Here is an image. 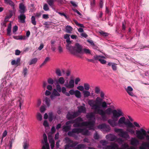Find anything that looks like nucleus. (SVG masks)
I'll return each mask as SVG.
<instances>
[{
	"mask_svg": "<svg viewBox=\"0 0 149 149\" xmlns=\"http://www.w3.org/2000/svg\"><path fill=\"white\" fill-rule=\"evenodd\" d=\"M126 118L124 117H121L118 120L117 124L120 127H123V125H125L126 126V131H123L122 129L115 128L114 131L116 133H119L118 135L123 138L128 139L130 138V136L127 132L130 133L131 134H135V131L133 129H136L135 126L129 120L127 122L125 121Z\"/></svg>",
	"mask_w": 149,
	"mask_h": 149,
	"instance_id": "obj_1",
	"label": "nucleus"
},
{
	"mask_svg": "<svg viewBox=\"0 0 149 149\" xmlns=\"http://www.w3.org/2000/svg\"><path fill=\"white\" fill-rule=\"evenodd\" d=\"M102 100V99L100 97H97L95 101L93 100H89L88 103L91 107V109L94 110L95 113L100 115L102 119L105 121L107 120V117L105 115V113L102 109H100V106Z\"/></svg>",
	"mask_w": 149,
	"mask_h": 149,
	"instance_id": "obj_2",
	"label": "nucleus"
},
{
	"mask_svg": "<svg viewBox=\"0 0 149 149\" xmlns=\"http://www.w3.org/2000/svg\"><path fill=\"white\" fill-rule=\"evenodd\" d=\"M104 111L105 116L106 114L110 115L111 113H112V119H109L108 121L109 123L112 127L116 126L117 125L116 121L118 120V118L121 116H123L124 115L122 111L120 109L112 110L111 108H108Z\"/></svg>",
	"mask_w": 149,
	"mask_h": 149,
	"instance_id": "obj_3",
	"label": "nucleus"
},
{
	"mask_svg": "<svg viewBox=\"0 0 149 149\" xmlns=\"http://www.w3.org/2000/svg\"><path fill=\"white\" fill-rule=\"evenodd\" d=\"M67 49L69 50L71 54L78 57H82L81 55L79 54H83L82 46L78 43H76L74 47L70 45Z\"/></svg>",
	"mask_w": 149,
	"mask_h": 149,
	"instance_id": "obj_4",
	"label": "nucleus"
},
{
	"mask_svg": "<svg viewBox=\"0 0 149 149\" xmlns=\"http://www.w3.org/2000/svg\"><path fill=\"white\" fill-rule=\"evenodd\" d=\"M100 143L104 146L103 147V149H124L123 148H118V145L116 143H113L111 144L110 145L107 146L108 143L107 141L105 140H101L100 141Z\"/></svg>",
	"mask_w": 149,
	"mask_h": 149,
	"instance_id": "obj_5",
	"label": "nucleus"
},
{
	"mask_svg": "<svg viewBox=\"0 0 149 149\" xmlns=\"http://www.w3.org/2000/svg\"><path fill=\"white\" fill-rule=\"evenodd\" d=\"M147 132L149 134V131H147ZM136 134L138 138L140 140H143L145 139V136L146 137V132L142 128L140 130L136 131Z\"/></svg>",
	"mask_w": 149,
	"mask_h": 149,
	"instance_id": "obj_6",
	"label": "nucleus"
},
{
	"mask_svg": "<svg viewBox=\"0 0 149 149\" xmlns=\"http://www.w3.org/2000/svg\"><path fill=\"white\" fill-rule=\"evenodd\" d=\"M79 115V114L78 112L70 113L68 112L67 114L66 118L68 120H70L75 118L78 116Z\"/></svg>",
	"mask_w": 149,
	"mask_h": 149,
	"instance_id": "obj_7",
	"label": "nucleus"
},
{
	"mask_svg": "<svg viewBox=\"0 0 149 149\" xmlns=\"http://www.w3.org/2000/svg\"><path fill=\"white\" fill-rule=\"evenodd\" d=\"M146 139L149 141V135L146 134ZM139 149H149V142L143 143L139 147Z\"/></svg>",
	"mask_w": 149,
	"mask_h": 149,
	"instance_id": "obj_8",
	"label": "nucleus"
},
{
	"mask_svg": "<svg viewBox=\"0 0 149 149\" xmlns=\"http://www.w3.org/2000/svg\"><path fill=\"white\" fill-rule=\"evenodd\" d=\"M98 128L100 129H103L104 130L107 132H109L111 129L109 125H106L104 123H103L99 125Z\"/></svg>",
	"mask_w": 149,
	"mask_h": 149,
	"instance_id": "obj_9",
	"label": "nucleus"
},
{
	"mask_svg": "<svg viewBox=\"0 0 149 149\" xmlns=\"http://www.w3.org/2000/svg\"><path fill=\"white\" fill-rule=\"evenodd\" d=\"M84 129H82L80 128H75L72 129V132H74V133L77 134L82 133L84 134H87L88 132V131L86 130H85L84 132Z\"/></svg>",
	"mask_w": 149,
	"mask_h": 149,
	"instance_id": "obj_10",
	"label": "nucleus"
},
{
	"mask_svg": "<svg viewBox=\"0 0 149 149\" xmlns=\"http://www.w3.org/2000/svg\"><path fill=\"white\" fill-rule=\"evenodd\" d=\"M70 34H66L64 35V38L66 40V42L67 43V44L66 46L67 49L70 46V44L71 43V42L70 40Z\"/></svg>",
	"mask_w": 149,
	"mask_h": 149,
	"instance_id": "obj_11",
	"label": "nucleus"
},
{
	"mask_svg": "<svg viewBox=\"0 0 149 149\" xmlns=\"http://www.w3.org/2000/svg\"><path fill=\"white\" fill-rule=\"evenodd\" d=\"M95 123V122L94 121L84 122H83L82 124H84V127L86 126L89 127H91L94 126Z\"/></svg>",
	"mask_w": 149,
	"mask_h": 149,
	"instance_id": "obj_12",
	"label": "nucleus"
},
{
	"mask_svg": "<svg viewBox=\"0 0 149 149\" xmlns=\"http://www.w3.org/2000/svg\"><path fill=\"white\" fill-rule=\"evenodd\" d=\"M19 12L20 13H24L26 11V7L22 3L19 4Z\"/></svg>",
	"mask_w": 149,
	"mask_h": 149,
	"instance_id": "obj_13",
	"label": "nucleus"
},
{
	"mask_svg": "<svg viewBox=\"0 0 149 149\" xmlns=\"http://www.w3.org/2000/svg\"><path fill=\"white\" fill-rule=\"evenodd\" d=\"M18 18L20 20V22L22 23H24L25 22L26 17L24 13H21L20 15L18 17Z\"/></svg>",
	"mask_w": 149,
	"mask_h": 149,
	"instance_id": "obj_14",
	"label": "nucleus"
},
{
	"mask_svg": "<svg viewBox=\"0 0 149 149\" xmlns=\"http://www.w3.org/2000/svg\"><path fill=\"white\" fill-rule=\"evenodd\" d=\"M65 86L67 88H72L74 86V81L73 79H71L69 82V84H65Z\"/></svg>",
	"mask_w": 149,
	"mask_h": 149,
	"instance_id": "obj_15",
	"label": "nucleus"
},
{
	"mask_svg": "<svg viewBox=\"0 0 149 149\" xmlns=\"http://www.w3.org/2000/svg\"><path fill=\"white\" fill-rule=\"evenodd\" d=\"M139 143L138 140L135 138L132 137L130 140V143L131 145L136 146H137Z\"/></svg>",
	"mask_w": 149,
	"mask_h": 149,
	"instance_id": "obj_16",
	"label": "nucleus"
},
{
	"mask_svg": "<svg viewBox=\"0 0 149 149\" xmlns=\"http://www.w3.org/2000/svg\"><path fill=\"white\" fill-rule=\"evenodd\" d=\"M78 110L77 112L79 114L80 113H85L86 112V108L83 106H81L77 107Z\"/></svg>",
	"mask_w": 149,
	"mask_h": 149,
	"instance_id": "obj_17",
	"label": "nucleus"
},
{
	"mask_svg": "<svg viewBox=\"0 0 149 149\" xmlns=\"http://www.w3.org/2000/svg\"><path fill=\"white\" fill-rule=\"evenodd\" d=\"M65 82V80L63 77H59L57 80H56V84H63Z\"/></svg>",
	"mask_w": 149,
	"mask_h": 149,
	"instance_id": "obj_18",
	"label": "nucleus"
},
{
	"mask_svg": "<svg viewBox=\"0 0 149 149\" xmlns=\"http://www.w3.org/2000/svg\"><path fill=\"white\" fill-rule=\"evenodd\" d=\"M106 138L111 141H114L116 139V137L112 134H109L106 136Z\"/></svg>",
	"mask_w": 149,
	"mask_h": 149,
	"instance_id": "obj_19",
	"label": "nucleus"
},
{
	"mask_svg": "<svg viewBox=\"0 0 149 149\" xmlns=\"http://www.w3.org/2000/svg\"><path fill=\"white\" fill-rule=\"evenodd\" d=\"M126 91L127 93L130 95L132 96H134V94L132 92L133 91V88L131 87L130 86H128L127 89H126Z\"/></svg>",
	"mask_w": 149,
	"mask_h": 149,
	"instance_id": "obj_20",
	"label": "nucleus"
},
{
	"mask_svg": "<svg viewBox=\"0 0 149 149\" xmlns=\"http://www.w3.org/2000/svg\"><path fill=\"white\" fill-rule=\"evenodd\" d=\"M65 29V32L68 33H72V28L69 25H67L66 26Z\"/></svg>",
	"mask_w": 149,
	"mask_h": 149,
	"instance_id": "obj_21",
	"label": "nucleus"
},
{
	"mask_svg": "<svg viewBox=\"0 0 149 149\" xmlns=\"http://www.w3.org/2000/svg\"><path fill=\"white\" fill-rule=\"evenodd\" d=\"M84 97L85 98L91 95V93L88 90H84L82 91Z\"/></svg>",
	"mask_w": 149,
	"mask_h": 149,
	"instance_id": "obj_22",
	"label": "nucleus"
},
{
	"mask_svg": "<svg viewBox=\"0 0 149 149\" xmlns=\"http://www.w3.org/2000/svg\"><path fill=\"white\" fill-rule=\"evenodd\" d=\"M24 149H28L29 146V142L26 140L24 141L23 145Z\"/></svg>",
	"mask_w": 149,
	"mask_h": 149,
	"instance_id": "obj_23",
	"label": "nucleus"
},
{
	"mask_svg": "<svg viewBox=\"0 0 149 149\" xmlns=\"http://www.w3.org/2000/svg\"><path fill=\"white\" fill-rule=\"evenodd\" d=\"M83 122L82 123H77L74 122L73 125V127H84V124H82Z\"/></svg>",
	"mask_w": 149,
	"mask_h": 149,
	"instance_id": "obj_24",
	"label": "nucleus"
},
{
	"mask_svg": "<svg viewBox=\"0 0 149 149\" xmlns=\"http://www.w3.org/2000/svg\"><path fill=\"white\" fill-rule=\"evenodd\" d=\"M11 28H12V25L11 23H10L9 24L8 28L7 29V34L8 35L10 36V33L11 31Z\"/></svg>",
	"mask_w": 149,
	"mask_h": 149,
	"instance_id": "obj_25",
	"label": "nucleus"
},
{
	"mask_svg": "<svg viewBox=\"0 0 149 149\" xmlns=\"http://www.w3.org/2000/svg\"><path fill=\"white\" fill-rule=\"evenodd\" d=\"M71 126L64 125L63 127V129L64 132H67L71 129Z\"/></svg>",
	"mask_w": 149,
	"mask_h": 149,
	"instance_id": "obj_26",
	"label": "nucleus"
},
{
	"mask_svg": "<svg viewBox=\"0 0 149 149\" xmlns=\"http://www.w3.org/2000/svg\"><path fill=\"white\" fill-rule=\"evenodd\" d=\"M85 147V145L83 144H79L77 145L76 147H75L74 149H84Z\"/></svg>",
	"mask_w": 149,
	"mask_h": 149,
	"instance_id": "obj_27",
	"label": "nucleus"
},
{
	"mask_svg": "<svg viewBox=\"0 0 149 149\" xmlns=\"http://www.w3.org/2000/svg\"><path fill=\"white\" fill-rule=\"evenodd\" d=\"M74 95L75 96L78 98H80L81 97V93L78 90H76Z\"/></svg>",
	"mask_w": 149,
	"mask_h": 149,
	"instance_id": "obj_28",
	"label": "nucleus"
},
{
	"mask_svg": "<svg viewBox=\"0 0 149 149\" xmlns=\"http://www.w3.org/2000/svg\"><path fill=\"white\" fill-rule=\"evenodd\" d=\"M5 3L8 4L12 6H14V4L13 2L11 0H4Z\"/></svg>",
	"mask_w": 149,
	"mask_h": 149,
	"instance_id": "obj_29",
	"label": "nucleus"
},
{
	"mask_svg": "<svg viewBox=\"0 0 149 149\" xmlns=\"http://www.w3.org/2000/svg\"><path fill=\"white\" fill-rule=\"evenodd\" d=\"M45 101L47 106L49 107L50 105V100L49 98L47 97H45Z\"/></svg>",
	"mask_w": 149,
	"mask_h": 149,
	"instance_id": "obj_30",
	"label": "nucleus"
},
{
	"mask_svg": "<svg viewBox=\"0 0 149 149\" xmlns=\"http://www.w3.org/2000/svg\"><path fill=\"white\" fill-rule=\"evenodd\" d=\"M38 59L37 58H34L32 59L30 62L29 63V65H31L33 64H35L37 61Z\"/></svg>",
	"mask_w": 149,
	"mask_h": 149,
	"instance_id": "obj_31",
	"label": "nucleus"
},
{
	"mask_svg": "<svg viewBox=\"0 0 149 149\" xmlns=\"http://www.w3.org/2000/svg\"><path fill=\"white\" fill-rule=\"evenodd\" d=\"M95 92L96 94H99L100 91V89L99 86H96L94 89Z\"/></svg>",
	"mask_w": 149,
	"mask_h": 149,
	"instance_id": "obj_32",
	"label": "nucleus"
},
{
	"mask_svg": "<svg viewBox=\"0 0 149 149\" xmlns=\"http://www.w3.org/2000/svg\"><path fill=\"white\" fill-rule=\"evenodd\" d=\"M101 58H104V56H101L99 55L98 56L97 55H96L93 56V59L94 60H98L99 61L100 59H101Z\"/></svg>",
	"mask_w": 149,
	"mask_h": 149,
	"instance_id": "obj_33",
	"label": "nucleus"
},
{
	"mask_svg": "<svg viewBox=\"0 0 149 149\" xmlns=\"http://www.w3.org/2000/svg\"><path fill=\"white\" fill-rule=\"evenodd\" d=\"M84 88L85 90H88L90 88V85L87 83L84 84Z\"/></svg>",
	"mask_w": 149,
	"mask_h": 149,
	"instance_id": "obj_34",
	"label": "nucleus"
},
{
	"mask_svg": "<svg viewBox=\"0 0 149 149\" xmlns=\"http://www.w3.org/2000/svg\"><path fill=\"white\" fill-rule=\"evenodd\" d=\"M50 58L49 57H47L45 59L43 63L40 65V67H42L43 65L45 64L47 62H48Z\"/></svg>",
	"mask_w": 149,
	"mask_h": 149,
	"instance_id": "obj_35",
	"label": "nucleus"
},
{
	"mask_svg": "<svg viewBox=\"0 0 149 149\" xmlns=\"http://www.w3.org/2000/svg\"><path fill=\"white\" fill-rule=\"evenodd\" d=\"M73 121L74 122H74H76L77 123H80V122H82L83 121V120L82 118L79 117L76 118L75 120H73Z\"/></svg>",
	"mask_w": 149,
	"mask_h": 149,
	"instance_id": "obj_36",
	"label": "nucleus"
},
{
	"mask_svg": "<svg viewBox=\"0 0 149 149\" xmlns=\"http://www.w3.org/2000/svg\"><path fill=\"white\" fill-rule=\"evenodd\" d=\"M83 54L84 53L89 54H91V51L89 49L86 48H84L83 49Z\"/></svg>",
	"mask_w": 149,
	"mask_h": 149,
	"instance_id": "obj_37",
	"label": "nucleus"
},
{
	"mask_svg": "<svg viewBox=\"0 0 149 149\" xmlns=\"http://www.w3.org/2000/svg\"><path fill=\"white\" fill-rule=\"evenodd\" d=\"M56 73L58 76H62V73L61 70L59 69H57L56 70Z\"/></svg>",
	"mask_w": 149,
	"mask_h": 149,
	"instance_id": "obj_38",
	"label": "nucleus"
},
{
	"mask_svg": "<svg viewBox=\"0 0 149 149\" xmlns=\"http://www.w3.org/2000/svg\"><path fill=\"white\" fill-rule=\"evenodd\" d=\"M31 22L34 25H36V19L34 16H32L31 18Z\"/></svg>",
	"mask_w": 149,
	"mask_h": 149,
	"instance_id": "obj_39",
	"label": "nucleus"
},
{
	"mask_svg": "<svg viewBox=\"0 0 149 149\" xmlns=\"http://www.w3.org/2000/svg\"><path fill=\"white\" fill-rule=\"evenodd\" d=\"M94 116L93 113H90L86 115V118H88L91 119L94 117Z\"/></svg>",
	"mask_w": 149,
	"mask_h": 149,
	"instance_id": "obj_40",
	"label": "nucleus"
},
{
	"mask_svg": "<svg viewBox=\"0 0 149 149\" xmlns=\"http://www.w3.org/2000/svg\"><path fill=\"white\" fill-rule=\"evenodd\" d=\"M74 22L75 23V24L77 26L80 27H82V28L85 27L83 25V24L78 23V22L76 20H74Z\"/></svg>",
	"mask_w": 149,
	"mask_h": 149,
	"instance_id": "obj_41",
	"label": "nucleus"
},
{
	"mask_svg": "<svg viewBox=\"0 0 149 149\" xmlns=\"http://www.w3.org/2000/svg\"><path fill=\"white\" fill-rule=\"evenodd\" d=\"M43 9L45 11H47L49 10V8L47 4H44L43 7Z\"/></svg>",
	"mask_w": 149,
	"mask_h": 149,
	"instance_id": "obj_42",
	"label": "nucleus"
},
{
	"mask_svg": "<svg viewBox=\"0 0 149 149\" xmlns=\"http://www.w3.org/2000/svg\"><path fill=\"white\" fill-rule=\"evenodd\" d=\"M52 94H54L56 96H60V94L58 93L57 91L55 89H54L53 91Z\"/></svg>",
	"mask_w": 149,
	"mask_h": 149,
	"instance_id": "obj_43",
	"label": "nucleus"
},
{
	"mask_svg": "<svg viewBox=\"0 0 149 149\" xmlns=\"http://www.w3.org/2000/svg\"><path fill=\"white\" fill-rule=\"evenodd\" d=\"M129 146L128 144L126 143H125L122 144L121 146V148L124 149H126L128 148Z\"/></svg>",
	"mask_w": 149,
	"mask_h": 149,
	"instance_id": "obj_44",
	"label": "nucleus"
},
{
	"mask_svg": "<svg viewBox=\"0 0 149 149\" xmlns=\"http://www.w3.org/2000/svg\"><path fill=\"white\" fill-rule=\"evenodd\" d=\"M37 119L39 121H41L42 120V116L40 113H37Z\"/></svg>",
	"mask_w": 149,
	"mask_h": 149,
	"instance_id": "obj_45",
	"label": "nucleus"
},
{
	"mask_svg": "<svg viewBox=\"0 0 149 149\" xmlns=\"http://www.w3.org/2000/svg\"><path fill=\"white\" fill-rule=\"evenodd\" d=\"M101 107L103 108H106L107 107V103L105 102H101Z\"/></svg>",
	"mask_w": 149,
	"mask_h": 149,
	"instance_id": "obj_46",
	"label": "nucleus"
},
{
	"mask_svg": "<svg viewBox=\"0 0 149 149\" xmlns=\"http://www.w3.org/2000/svg\"><path fill=\"white\" fill-rule=\"evenodd\" d=\"M56 90L59 92H61V87L59 84H57L56 85Z\"/></svg>",
	"mask_w": 149,
	"mask_h": 149,
	"instance_id": "obj_47",
	"label": "nucleus"
},
{
	"mask_svg": "<svg viewBox=\"0 0 149 149\" xmlns=\"http://www.w3.org/2000/svg\"><path fill=\"white\" fill-rule=\"evenodd\" d=\"M54 0H49L47 1V2L50 6H52L53 5Z\"/></svg>",
	"mask_w": 149,
	"mask_h": 149,
	"instance_id": "obj_48",
	"label": "nucleus"
},
{
	"mask_svg": "<svg viewBox=\"0 0 149 149\" xmlns=\"http://www.w3.org/2000/svg\"><path fill=\"white\" fill-rule=\"evenodd\" d=\"M102 35L104 36H108L109 34L103 31H101L99 32Z\"/></svg>",
	"mask_w": 149,
	"mask_h": 149,
	"instance_id": "obj_49",
	"label": "nucleus"
},
{
	"mask_svg": "<svg viewBox=\"0 0 149 149\" xmlns=\"http://www.w3.org/2000/svg\"><path fill=\"white\" fill-rule=\"evenodd\" d=\"M116 64L114 63H112V68L113 70L114 71H116L117 70V66L116 65Z\"/></svg>",
	"mask_w": 149,
	"mask_h": 149,
	"instance_id": "obj_50",
	"label": "nucleus"
},
{
	"mask_svg": "<svg viewBox=\"0 0 149 149\" xmlns=\"http://www.w3.org/2000/svg\"><path fill=\"white\" fill-rule=\"evenodd\" d=\"M43 137L44 141L45 143L47 142V137L46 134L45 133L43 134Z\"/></svg>",
	"mask_w": 149,
	"mask_h": 149,
	"instance_id": "obj_51",
	"label": "nucleus"
},
{
	"mask_svg": "<svg viewBox=\"0 0 149 149\" xmlns=\"http://www.w3.org/2000/svg\"><path fill=\"white\" fill-rule=\"evenodd\" d=\"M27 71V69L25 67L23 68V70L22 72V74H24V76H25L26 74Z\"/></svg>",
	"mask_w": 149,
	"mask_h": 149,
	"instance_id": "obj_52",
	"label": "nucleus"
},
{
	"mask_svg": "<svg viewBox=\"0 0 149 149\" xmlns=\"http://www.w3.org/2000/svg\"><path fill=\"white\" fill-rule=\"evenodd\" d=\"M77 88L81 91H84V88L83 86H79L77 87Z\"/></svg>",
	"mask_w": 149,
	"mask_h": 149,
	"instance_id": "obj_53",
	"label": "nucleus"
},
{
	"mask_svg": "<svg viewBox=\"0 0 149 149\" xmlns=\"http://www.w3.org/2000/svg\"><path fill=\"white\" fill-rule=\"evenodd\" d=\"M48 139L49 140V142L51 143H55L54 141V140L52 138V137H50V136L48 137Z\"/></svg>",
	"mask_w": 149,
	"mask_h": 149,
	"instance_id": "obj_54",
	"label": "nucleus"
},
{
	"mask_svg": "<svg viewBox=\"0 0 149 149\" xmlns=\"http://www.w3.org/2000/svg\"><path fill=\"white\" fill-rule=\"evenodd\" d=\"M58 14L61 16H64L66 19H68V17L64 13L59 12Z\"/></svg>",
	"mask_w": 149,
	"mask_h": 149,
	"instance_id": "obj_55",
	"label": "nucleus"
},
{
	"mask_svg": "<svg viewBox=\"0 0 149 149\" xmlns=\"http://www.w3.org/2000/svg\"><path fill=\"white\" fill-rule=\"evenodd\" d=\"M73 123H74V122L73 120L68 121L65 123L66 126H71L69 125L71 123L72 124Z\"/></svg>",
	"mask_w": 149,
	"mask_h": 149,
	"instance_id": "obj_56",
	"label": "nucleus"
},
{
	"mask_svg": "<svg viewBox=\"0 0 149 149\" xmlns=\"http://www.w3.org/2000/svg\"><path fill=\"white\" fill-rule=\"evenodd\" d=\"M48 83L51 84H54V80L51 78H49L48 80Z\"/></svg>",
	"mask_w": 149,
	"mask_h": 149,
	"instance_id": "obj_57",
	"label": "nucleus"
},
{
	"mask_svg": "<svg viewBox=\"0 0 149 149\" xmlns=\"http://www.w3.org/2000/svg\"><path fill=\"white\" fill-rule=\"evenodd\" d=\"M65 139L67 142L68 143H71L72 142V141L70 139V138L68 137H66L65 138Z\"/></svg>",
	"mask_w": 149,
	"mask_h": 149,
	"instance_id": "obj_58",
	"label": "nucleus"
},
{
	"mask_svg": "<svg viewBox=\"0 0 149 149\" xmlns=\"http://www.w3.org/2000/svg\"><path fill=\"white\" fill-rule=\"evenodd\" d=\"M21 60L20 58H18L16 61V65L17 66L19 65L20 64V62Z\"/></svg>",
	"mask_w": 149,
	"mask_h": 149,
	"instance_id": "obj_59",
	"label": "nucleus"
},
{
	"mask_svg": "<svg viewBox=\"0 0 149 149\" xmlns=\"http://www.w3.org/2000/svg\"><path fill=\"white\" fill-rule=\"evenodd\" d=\"M71 143H72L70 145L71 147H73L75 146L78 144V143L76 142H73L72 141Z\"/></svg>",
	"mask_w": 149,
	"mask_h": 149,
	"instance_id": "obj_60",
	"label": "nucleus"
},
{
	"mask_svg": "<svg viewBox=\"0 0 149 149\" xmlns=\"http://www.w3.org/2000/svg\"><path fill=\"white\" fill-rule=\"evenodd\" d=\"M45 106H41L40 109V112L42 113L43 112L45 111Z\"/></svg>",
	"mask_w": 149,
	"mask_h": 149,
	"instance_id": "obj_61",
	"label": "nucleus"
},
{
	"mask_svg": "<svg viewBox=\"0 0 149 149\" xmlns=\"http://www.w3.org/2000/svg\"><path fill=\"white\" fill-rule=\"evenodd\" d=\"M43 125L45 127H48L49 126V124L47 120H45L43 123Z\"/></svg>",
	"mask_w": 149,
	"mask_h": 149,
	"instance_id": "obj_62",
	"label": "nucleus"
},
{
	"mask_svg": "<svg viewBox=\"0 0 149 149\" xmlns=\"http://www.w3.org/2000/svg\"><path fill=\"white\" fill-rule=\"evenodd\" d=\"M100 96L102 99H104V96L105 95L104 93L102 91H101L100 92Z\"/></svg>",
	"mask_w": 149,
	"mask_h": 149,
	"instance_id": "obj_63",
	"label": "nucleus"
},
{
	"mask_svg": "<svg viewBox=\"0 0 149 149\" xmlns=\"http://www.w3.org/2000/svg\"><path fill=\"white\" fill-rule=\"evenodd\" d=\"M18 29V27L17 26H15L13 29V33H15Z\"/></svg>",
	"mask_w": 149,
	"mask_h": 149,
	"instance_id": "obj_64",
	"label": "nucleus"
}]
</instances>
